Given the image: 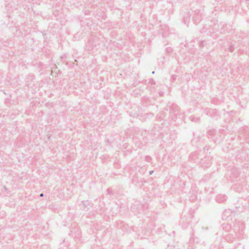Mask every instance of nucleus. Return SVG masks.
I'll use <instances>...</instances> for the list:
<instances>
[{
	"label": "nucleus",
	"mask_w": 249,
	"mask_h": 249,
	"mask_svg": "<svg viewBox=\"0 0 249 249\" xmlns=\"http://www.w3.org/2000/svg\"><path fill=\"white\" fill-rule=\"evenodd\" d=\"M25 82L27 87L29 88L33 87L36 82L35 76L32 73L28 74L25 78Z\"/></svg>",
	"instance_id": "nucleus-10"
},
{
	"label": "nucleus",
	"mask_w": 249,
	"mask_h": 249,
	"mask_svg": "<svg viewBox=\"0 0 249 249\" xmlns=\"http://www.w3.org/2000/svg\"><path fill=\"white\" fill-rule=\"evenodd\" d=\"M192 231L193 232L191 233L190 241H191L193 240L194 242H196V243H199V242L197 241L198 238L195 237L193 229Z\"/></svg>",
	"instance_id": "nucleus-20"
},
{
	"label": "nucleus",
	"mask_w": 249,
	"mask_h": 249,
	"mask_svg": "<svg viewBox=\"0 0 249 249\" xmlns=\"http://www.w3.org/2000/svg\"><path fill=\"white\" fill-rule=\"evenodd\" d=\"M142 183L144 182V179L143 178H141V181H140Z\"/></svg>",
	"instance_id": "nucleus-33"
},
{
	"label": "nucleus",
	"mask_w": 249,
	"mask_h": 249,
	"mask_svg": "<svg viewBox=\"0 0 249 249\" xmlns=\"http://www.w3.org/2000/svg\"><path fill=\"white\" fill-rule=\"evenodd\" d=\"M3 188L5 190H7V188L5 186H3Z\"/></svg>",
	"instance_id": "nucleus-39"
},
{
	"label": "nucleus",
	"mask_w": 249,
	"mask_h": 249,
	"mask_svg": "<svg viewBox=\"0 0 249 249\" xmlns=\"http://www.w3.org/2000/svg\"><path fill=\"white\" fill-rule=\"evenodd\" d=\"M220 228L223 231L224 238L228 242L232 243L236 239L243 238L245 225L241 221L235 220L233 227L230 224L223 223Z\"/></svg>",
	"instance_id": "nucleus-1"
},
{
	"label": "nucleus",
	"mask_w": 249,
	"mask_h": 249,
	"mask_svg": "<svg viewBox=\"0 0 249 249\" xmlns=\"http://www.w3.org/2000/svg\"><path fill=\"white\" fill-rule=\"evenodd\" d=\"M72 236H74V238L76 237L78 238L80 236V233L81 232L79 231L78 230H77V231L76 232V233L74 234L73 231H71Z\"/></svg>",
	"instance_id": "nucleus-22"
},
{
	"label": "nucleus",
	"mask_w": 249,
	"mask_h": 249,
	"mask_svg": "<svg viewBox=\"0 0 249 249\" xmlns=\"http://www.w3.org/2000/svg\"><path fill=\"white\" fill-rule=\"evenodd\" d=\"M166 110H169L170 117L172 120H175L179 112L178 107L173 103L169 102L167 105Z\"/></svg>",
	"instance_id": "nucleus-4"
},
{
	"label": "nucleus",
	"mask_w": 249,
	"mask_h": 249,
	"mask_svg": "<svg viewBox=\"0 0 249 249\" xmlns=\"http://www.w3.org/2000/svg\"><path fill=\"white\" fill-rule=\"evenodd\" d=\"M204 113L208 116L217 119L219 116V113L216 109L206 108L204 109Z\"/></svg>",
	"instance_id": "nucleus-12"
},
{
	"label": "nucleus",
	"mask_w": 249,
	"mask_h": 249,
	"mask_svg": "<svg viewBox=\"0 0 249 249\" xmlns=\"http://www.w3.org/2000/svg\"><path fill=\"white\" fill-rule=\"evenodd\" d=\"M152 159L150 156H146L145 157V160L147 162H150L152 160Z\"/></svg>",
	"instance_id": "nucleus-24"
},
{
	"label": "nucleus",
	"mask_w": 249,
	"mask_h": 249,
	"mask_svg": "<svg viewBox=\"0 0 249 249\" xmlns=\"http://www.w3.org/2000/svg\"><path fill=\"white\" fill-rule=\"evenodd\" d=\"M103 38L101 36H91L86 45V48L88 51H91L96 48L103 42Z\"/></svg>",
	"instance_id": "nucleus-2"
},
{
	"label": "nucleus",
	"mask_w": 249,
	"mask_h": 249,
	"mask_svg": "<svg viewBox=\"0 0 249 249\" xmlns=\"http://www.w3.org/2000/svg\"><path fill=\"white\" fill-rule=\"evenodd\" d=\"M214 29L216 32H219L221 34H226L229 33V30L227 27V25L222 22H220L219 24L213 23Z\"/></svg>",
	"instance_id": "nucleus-9"
},
{
	"label": "nucleus",
	"mask_w": 249,
	"mask_h": 249,
	"mask_svg": "<svg viewBox=\"0 0 249 249\" xmlns=\"http://www.w3.org/2000/svg\"><path fill=\"white\" fill-rule=\"evenodd\" d=\"M243 186L240 184H235L233 186V189L237 192H240L242 189Z\"/></svg>",
	"instance_id": "nucleus-18"
},
{
	"label": "nucleus",
	"mask_w": 249,
	"mask_h": 249,
	"mask_svg": "<svg viewBox=\"0 0 249 249\" xmlns=\"http://www.w3.org/2000/svg\"><path fill=\"white\" fill-rule=\"evenodd\" d=\"M199 45L200 47H203L204 45V41H201L199 42Z\"/></svg>",
	"instance_id": "nucleus-29"
},
{
	"label": "nucleus",
	"mask_w": 249,
	"mask_h": 249,
	"mask_svg": "<svg viewBox=\"0 0 249 249\" xmlns=\"http://www.w3.org/2000/svg\"><path fill=\"white\" fill-rule=\"evenodd\" d=\"M116 227L118 229L123 230V227H124V223L123 221H119L116 223Z\"/></svg>",
	"instance_id": "nucleus-19"
},
{
	"label": "nucleus",
	"mask_w": 249,
	"mask_h": 249,
	"mask_svg": "<svg viewBox=\"0 0 249 249\" xmlns=\"http://www.w3.org/2000/svg\"><path fill=\"white\" fill-rule=\"evenodd\" d=\"M209 149H210V146H205L204 147V151H208Z\"/></svg>",
	"instance_id": "nucleus-30"
},
{
	"label": "nucleus",
	"mask_w": 249,
	"mask_h": 249,
	"mask_svg": "<svg viewBox=\"0 0 249 249\" xmlns=\"http://www.w3.org/2000/svg\"><path fill=\"white\" fill-rule=\"evenodd\" d=\"M240 137H243L246 140L247 142H249V130L247 126H244L240 131Z\"/></svg>",
	"instance_id": "nucleus-14"
},
{
	"label": "nucleus",
	"mask_w": 249,
	"mask_h": 249,
	"mask_svg": "<svg viewBox=\"0 0 249 249\" xmlns=\"http://www.w3.org/2000/svg\"><path fill=\"white\" fill-rule=\"evenodd\" d=\"M211 160L212 159L210 157L204 155L202 158V163H199L198 165H200L204 168H208L210 167L212 164Z\"/></svg>",
	"instance_id": "nucleus-13"
},
{
	"label": "nucleus",
	"mask_w": 249,
	"mask_h": 249,
	"mask_svg": "<svg viewBox=\"0 0 249 249\" xmlns=\"http://www.w3.org/2000/svg\"><path fill=\"white\" fill-rule=\"evenodd\" d=\"M186 166H187V164H183V167L184 168H186Z\"/></svg>",
	"instance_id": "nucleus-36"
},
{
	"label": "nucleus",
	"mask_w": 249,
	"mask_h": 249,
	"mask_svg": "<svg viewBox=\"0 0 249 249\" xmlns=\"http://www.w3.org/2000/svg\"><path fill=\"white\" fill-rule=\"evenodd\" d=\"M190 118L192 121L195 122H197L199 119V118H196L194 116H191Z\"/></svg>",
	"instance_id": "nucleus-25"
},
{
	"label": "nucleus",
	"mask_w": 249,
	"mask_h": 249,
	"mask_svg": "<svg viewBox=\"0 0 249 249\" xmlns=\"http://www.w3.org/2000/svg\"><path fill=\"white\" fill-rule=\"evenodd\" d=\"M82 204L83 205V209L88 211L90 207L92 206V204L89 200H83L82 201Z\"/></svg>",
	"instance_id": "nucleus-17"
},
{
	"label": "nucleus",
	"mask_w": 249,
	"mask_h": 249,
	"mask_svg": "<svg viewBox=\"0 0 249 249\" xmlns=\"http://www.w3.org/2000/svg\"><path fill=\"white\" fill-rule=\"evenodd\" d=\"M217 20H214L211 21H208L207 23H205L203 25V27L200 30L201 33H205L207 35H212L215 32V29H214V26L213 23L217 22Z\"/></svg>",
	"instance_id": "nucleus-3"
},
{
	"label": "nucleus",
	"mask_w": 249,
	"mask_h": 249,
	"mask_svg": "<svg viewBox=\"0 0 249 249\" xmlns=\"http://www.w3.org/2000/svg\"><path fill=\"white\" fill-rule=\"evenodd\" d=\"M192 217V215L190 214L188 217H187L185 215L181 217L179 221V224L181 225L183 229H186L188 227L191 222L190 219Z\"/></svg>",
	"instance_id": "nucleus-11"
},
{
	"label": "nucleus",
	"mask_w": 249,
	"mask_h": 249,
	"mask_svg": "<svg viewBox=\"0 0 249 249\" xmlns=\"http://www.w3.org/2000/svg\"><path fill=\"white\" fill-rule=\"evenodd\" d=\"M153 172H154V171H150L149 172V174H150V175H152V174H153Z\"/></svg>",
	"instance_id": "nucleus-35"
},
{
	"label": "nucleus",
	"mask_w": 249,
	"mask_h": 249,
	"mask_svg": "<svg viewBox=\"0 0 249 249\" xmlns=\"http://www.w3.org/2000/svg\"><path fill=\"white\" fill-rule=\"evenodd\" d=\"M192 19L195 24H198L202 20V12L201 10L196 9L192 10Z\"/></svg>",
	"instance_id": "nucleus-7"
},
{
	"label": "nucleus",
	"mask_w": 249,
	"mask_h": 249,
	"mask_svg": "<svg viewBox=\"0 0 249 249\" xmlns=\"http://www.w3.org/2000/svg\"><path fill=\"white\" fill-rule=\"evenodd\" d=\"M217 133L223 135L224 137L225 135V131L223 129H219V131L217 132Z\"/></svg>",
	"instance_id": "nucleus-23"
},
{
	"label": "nucleus",
	"mask_w": 249,
	"mask_h": 249,
	"mask_svg": "<svg viewBox=\"0 0 249 249\" xmlns=\"http://www.w3.org/2000/svg\"><path fill=\"white\" fill-rule=\"evenodd\" d=\"M163 94V93H161V92H160V95H162Z\"/></svg>",
	"instance_id": "nucleus-40"
},
{
	"label": "nucleus",
	"mask_w": 249,
	"mask_h": 249,
	"mask_svg": "<svg viewBox=\"0 0 249 249\" xmlns=\"http://www.w3.org/2000/svg\"><path fill=\"white\" fill-rule=\"evenodd\" d=\"M156 83L155 81H154V80L153 79V78H151L149 79V82H148V84H150V85H155Z\"/></svg>",
	"instance_id": "nucleus-27"
},
{
	"label": "nucleus",
	"mask_w": 249,
	"mask_h": 249,
	"mask_svg": "<svg viewBox=\"0 0 249 249\" xmlns=\"http://www.w3.org/2000/svg\"><path fill=\"white\" fill-rule=\"evenodd\" d=\"M66 57V56H65V55L64 54V55H62V56H61V58H64V57Z\"/></svg>",
	"instance_id": "nucleus-38"
},
{
	"label": "nucleus",
	"mask_w": 249,
	"mask_h": 249,
	"mask_svg": "<svg viewBox=\"0 0 249 249\" xmlns=\"http://www.w3.org/2000/svg\"><path fill=\"white\" fill-rule=\"evenodd\" d=\"M171 79L172 81H173V82L175 81L177 79V75H172L171 76Z\"/></svg>",
	"instance_id": "nucleus-28"
},
{
	"label": "nucleus",
	"mask_w": 249,
	"mask_h": 249,
	"mask_svg": "<svg viewBox=\"0 0 249 249\" xmlns=\"http://www.w3.org/2000/svg\"><path fill=\"white\" fill-rule=\"evenodd\" d=\"M44 196V194L43 193H41L39 195L40 197H43Z\"/></svg>",
	"instance_id": "nucleus-34"
},
{
	"label": "nucleus",
	"mask_w": 249,
	"mask_h": 249,
	"mask_svg": "<svg viewBox=\"0 0 249 249\" xmlns=\"http://www.w3.org/2000/svg\"><path fill=\"white\" fill-rule=\"evenodd\" d=\"M203 156L204 153L200 151L193 152L190 154L189 160L190 162L198 165L199 163H202V158Z\"/></svg>",
	"instance_id": "nucleus-6"
},
{
	"label": "nucleus",
	"mask_w": 249,
	"mask_h": 249,
	"mask_svg": "<svg viewBox=\"0 0 249 249\" xmlns=\"http://www.w3.org/2000/svg\"><path fill=\"white\" fill-rule=\"evenodd\" d=\"M189 170H190V169H189V168H188V169H186V170H184L185 173H186V172L187 171H189Z\"/></svg>",
	"instance_id": "nucleus-37"
},
{
	"label": "nucleus",
	"mask_w": 249,
	"mask_h": 249,
	"mask_svg": "<svg viewBox=\"0 0 249 249\" xmlns=\"http://www.w3.org/2000/svg\"><path fill=\"white\" fill-rule=\"evenodd\" d=\"M166 52H167V53L170 54L171 53H172L173 50L171 47H167L166 49Z\"/></svg>",
	"instance_id": "nucleus-26"
},
{
	"label": "nucleus",
	"mask_w": 249,
	"mask_h": 249,
	"mask_svg": "<svg viewBox=\"0 0 249 249\" xmlns=\"http://www.w3.org/2000/svg\"><path fill=\"white\" fill-rule=\"evenodd\" d=\"M152 74H154V73H155V71H153L152 72Z\"/></svg>",
	"instance_id": "nucleus-41"
},
{
	"label": "nucleus",
	"mask_w": 249,
	"mask_h": 249,
	"mask_svg": "<svg viewBox=\"0 0 249 249\" xmlns=\"http://www.w3.org/2000/svg\"><path fill=\"white\" fill-rule=\"evenodd\" d=\"M191 16H192V14L189 12L185 13L184 14L183 18V22L185 24H186L187 25L189 24Z\"/></svg>",
	"instance_id": "nucleus-15"
},
{
	"label": "nucleus",
	"mask_w": 249,
	"mask_h": 249,
	"mask_svg": "<svg viewBox=\"0 0 249 249\" xmlns=\"http://www.w3.org/2000/svg\"><path fill=\"white\" fill-rule=\"evenodd\" d=\"M208 137L216 144L220 143L224 139V136L217 133L215 129L209 130L208 131Z\"/></svg>",
	"instance_id": "nucleus-5"
},
{
	"label": "nucleus",
	"mask_w": 249,
	"mask_h": 249,
	"mask_svg": "<svg viewBox=\"0 0 249 249\" xmlns=\"http://www.w3.org/2000/svg\"><path fill=\"white\" fill-rule=\"evenodd\" d=\"M107 192L108 193V194H110V195H112L113 194L112 193V191L110 189H107Z\"/></svg>",
	"instance_id": "nucleus-31"
},
{
	"label": "nucleus",
	"mask_w": 249,
	"mask_h": 249,
	"mask_svg": "<svg viewBox=\"0 0 249 249\" xmlns=\"http://www.w3.org/2000/svg\"><path fill=\"white\" fill-rule=\"evenodd\" d=\"M230 113H233V111H230Z\"/></svg>",
	"instance_id": "nucleus-42"
},
{
	"label": "nucleus",
	"mask_w": 249,
	"mask_h": 249,
	"mask_svg": "<svg viewBox=\"0 0 249 249\" xmlns=\"http://www.w3.org/2000/svg\"><path fill=\"white\" fill-rule=\"evenodd\" d=\"M235 45L233 44L232 43H231L229 46L228 50L229 51H230V52H233L234 51V50H235Z\"/></svg>",
	"instance_id": "nucleus-21"
},
{
	"label": "nucleus",
	"mask_w": 249,
	"mask_h": 249,
	"mask_svg": "<svg viewBox=\"0 0 249 249\" xmlns=\"http://www.w3.org/2000/svg\"><path fill=\"white\" fill-rule=\"evenodd\" d=\"M227 199V196L225 195L219 194L216 196L215 200L216 202L220 203L225 202Z\"/></svg>",
	"instance_id": "nucleus-16"
},
{
	"label": "nucleus",
	"mask_w": 249,
	"mask_h": 249,
	"mask_svg": "<svg viewBox=\"0 0 249 249\" xmlns=\"http://www.w3.org/2000/svg\"><path fill=\"white\" fill-rule=\"evenodd\" d=\"M239 175V170L234 167L229 168L227 170V173L226 175L229 177L230 179L232 180V179L237 178Z\"/></svg>",
	"instance_id": "nucleus-8"
},
{
	"label": "nucleus",
	"mask_w": 249,
	"mask_h": 249,
	"mask_svg": "<svg viewBox=\"0 0 249 249\" xmlns=\"http://www.w3.org/2000/svg\"><path fill=\"white\" fill-rule=\"evenodd\" d=\"M142 206L145 209H146L147 208V206L146 205H145V204H142Z\"/></svg>",
	"instance_id": "nucleus-32"
}]
</instances>
